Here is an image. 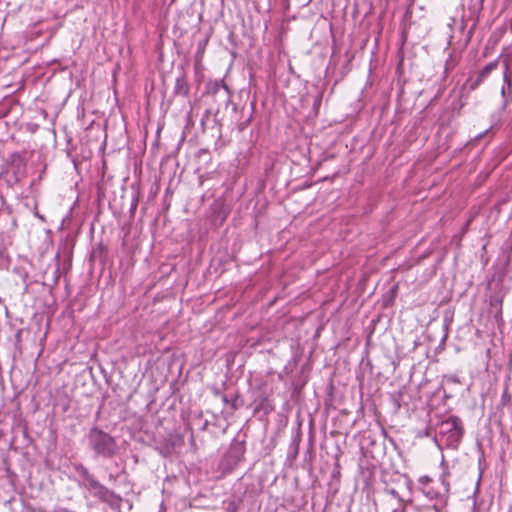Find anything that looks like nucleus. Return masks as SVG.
Wrapping results in <instances>:
<instances>
[{
    "label": "nucleus",
    "instance_id": "a211bd4d",
    "mask_svg": "<svg viewBox=\"0 0 512 512\" xmlns=\"http://www.w3.org/2000/svg\"><path fill=\"white\" fill-rule=\"evenodd\" d=\"M76 471L89 483V477H93L89 474L88 470L82 465H75Z\"/></svg>",
    "mask_w": 512,
    "mask_h": 512
},
{
    "label": "nucleus",
    "instance_id": "4468645a",
    "mask_svg": "<svg viewBox=\"0 0 512 512\" xmlns=\"http://www.w3.org/2000/svg\"><path fill=\"white\" fill-rule=\"evenodd\" d=\"M460 59V54L451 53L445 63V73L447 74L453 70L459 64Z\"/></svg>",
    "mask_w": 512,
    "mask_h": 512
},
{
    "label": "nucleus",
    "instance_id": "20e7f679",
    "mask_svg": "<svg viewBox=\"0 0 512 512\" xmlns=\"http://www.w3.org/2000/svg\"><path fill=\"white\" fill-rule=\"evenodd\" d=\"M89 443L97 454L105 458H111L117 453L115 439L97 427L90 430Z\"/></svg>",
    "mask_w": 512,
    "mask_h": 512
},
{
    "label": "nucleus",
    "instance_id": "dca6fc26",
    "mask_svg": "<svg viewBox=\"0 0 512 512\" xmlns=\"http://www.w3.org/2000/svg\"><path fill=\"white\" fill-rule=\"evenodd\" d=\"M387 492L391 495V500H397L399 502V507L393 508L391 512H404L405 507L403 505V499L399 495V493L394 489H388Z\"/></svg>",
    "mask_w": 512,
    "mask_h": 512
},
{
    "label": "nucleus",
    "instance_id": "aec40b11",
    "mask_svg": "<svg viewBox=\"0 0 512 512\" xmlns=\"http://www.w3.org/2000/svg\"><path fill=\"white\" fill-rule=\"evenodd\" d=\"M511 400H512L511 395L508 393V390L505 389L503 394H502V404L503 405H508V404L511 403Z\"/></svg>",
    "mask_w": 512,
    "mask_h": 512
},
{
    "label": "nucleus",
    "instance_id": "423d86ee",
    "mask_svg": "<svg viewBox=\"0 0 512 512\" xmlns=\"http://www.w3.org/2000/svg\"><path fill=\"white\" fill-rule=\"evenodd\" d=\"M254 399L252 402L254 415L263 412L264 415H268L274 410V406L269 399V394L262 387H257L254 390Z\"/></svg>",
    "mask_w": 512,
    "mask_h": 512
},
{
    "label": "nucleus",
    "instance_id": "6e6552de",
    "mask_svg": "<svg viewBox=\"0 0 512 512\" xmlns=\"http://www.w3.org/2000/svg\"><path fill=\"white\" fill-rule=\"evenodd\" d=\"M245 451L246 448L244 441L233 442L225 455L224 462L230 469H233L244 459Z\"/></svg>",
    "mask_w": 512,
    "mask_h": 512
},
{
    "label": "nucleus",
    "instance_id": "1a4fd4ad",
    "mask_svg": "<svg viewBox=\"0 0 512 512\" xmlns=\"http://www.w3.org/2000/svg\"><path fill=\"white\" fill-rule=\"evenodd\" d=\"M189 85L187 82V78L184 74H181L176 78L174 93L179 96L187 97L189 95Z\"/></svg>",
    "mask_w": 512,
    "mask_h": 512
},
{
    "label": "nucleus",
    "instance_id": "412c9836",
    "mask_svg": "<svg viewBox=\"0 0 512 512\" xmlns=\"http://www.w3.org/2000/svg\"><path fill=\"white\" fill-rule=\"evenodd\" d=\"M320 103H321V97H320V96H318V97H316V98H315V100H314V106H315V107H316V106L318 107V106L320 105Z\"/></svg>",
    "mask_w": 512,
    "mask_h": 512
},
{
    "label": "nucleus",
    "instance_id": "ddd939ff",
    "mask_svg": "<svg viewBox=\"0 0 512 512\" xmlns=\"http://www.w3.org/2000/svg\"><path fill=\"white\" fill-rule=\"evenodd\" d=\"M241 113H242L244 119L242 121L237 122V124H236L237 129L240 132L243 131L249 125L251 118H252V108H250V109L242 108Z\"/></svg>",
    "mask_w": 512,
    "mask_h": 512
},
{
    "label": "nucleus",
    "instance_id": "9b49d317",
    "mask_svg": "<svg viewBox=\"0 0 512 512\" xmlns=\"http://www.w3.org/2000/svg\"><path fill=\"white\" fill-rule=\"evenodd\" d=\"M222 400L226 404H229L233 411H236L243 404V400L240 398V396L238 394H233V395L224 394L222 396Z\"/></svg>",
    "mask_w": 512,
    "mask_h": 512
},
{
    "label": "nucleus",
    "instance_id": "4be33fe9",
    "mask_svg": "<svg viewBox=\"0 0 512 512\" xmlns=\"http://www.w3.org/2000/svg\"><path fill=\"white\" fill-rule=\"evenodd\" d=\"M21 333H22V331H21V330H18V331H17V333H16V338H17V339H19V338H20Z\"/></svg>",
    "mask_w": 512,
    "mask_h": 512
},
{
    "label": "nucleus",
    "instance_id": "0eeeda50",
    "mask_svg": "<svg viewBox=\"0 0 512 512\" xmlns=\"http://www.w3.org/2000/svg\"><path fill=\"white\" fill-rule=\"evenodd\" d=\"M88 488L93 491L95 497L110 505H115L120 500L113 491L100 484L94 477H89Z\"/></svg>",
    "mask_w": 512,
    "mask_h": 512
},
{
    "label": "nucleus",
    "instance_id": "5701e85b",
    "mask_svg": "<svg viewBox=\"0 0 512 512\" xmlns=\"http://www.w3.org/2000/svg\"><path fill=\"white\" fill-rule=\"evenodd\" d=\"M73 164H74V167L77 168V164H76V161L73 159Z\"/></svg>",
    "mask_w": 512,
    "mask_h": 512
},
{
    "label": "nucleus",
    "instance_id": "f257e3e1",
    "mask_svg": "<svg viewBox=\"0 0 512 512\" xmlns=\"http://www.w3.org/2000/svg\"><path fill=\"white\" fill-rule=\"evenodd\" d=\"M500 64L502 65L503 77L501 94L504 98H506L507 90H510L512 81L510 71V60L508 57H499L498 59L486 64L478 73L469 76L465 83V87L468 88L469 91L476 90L490 76V74L493 71L498 69Z\"/></svg>",
    "mask_w": 512,
    "mask_h": 512
},
{
    "label": "nucleus",
    "instance_id": "6ab92c4d",
    "mask_svg": "<svg viewBox=\"0 0 512 512\" xmlns=\"http://www.w3.org/2000/svg\"><path fill=\"white\" fill-rule=\"evenodd\" d=\"M76 209L77 208L75 206H73L71 208V210H70V217H71V219H75V225L77 227H79L81 222H82V219H81V217H78V212H76Z\"/></svg>",
    "mask_w": 512,
    "mask_h": 512
},
{
    "label": "nucleus",
    "instance_id": "f3484780",
    "mask_svg": "<svg viewBox=\"0 0 512 512\" xmlns=\"http://www.w3.org/2000/svg\"><path fill=\"white\" fill-rule=\"evenodd\" d=\"M240 502H241L240 499H238V500L232 499V500L228 501L226 511L227 512H237Z\"/></svg>",
    "mask_w": 512,
    "mask_h": 512
},
{
    "label": "nucleus",
    "instance_id": "9d476101",
    "mask_svg": "<svg viewBox=\"0 0 512 512\" xmlns=\"http://www.w3.org/2000/svg\"><path fill=\"white\" fill-rule=\"evenodd\" d=\"M503 296L495 293L489 298L490 311L494 313L495 317L502 315Z\"/></svg>",
    "mask_w": 512,
    "mask_h": 512
},
{
    "label": "nucleus",
    "instance_id": "f03ea898",
    "mask_svg": "<svg viewBox=\"0 0 512 512\" xmlns=\"http://www.w3.org/2000/svg\"><path fill=\"white\" fill-rule=\"evenodd\" d=\"M463 435V423L458 416H449L438 425V438L448 448L457 449Z\"/></svg>",
    "mask_w": 512,
    "mask_h": 512
},
{
    "label": "nucleus",
    "instance_id": "39448f33",
    "mask_svg": "<svg viewBox=\"0 0 512 512\" xmlns=\"http://www.w3.org/2000/svg\"><path fill=\"white\" fill-rule=\"evenodd\" d=\"M8 181L19 182L26 174V163L19 154H13L10 157L6 171Z\"/></svg>",
    "mask_w": 512,
    "mask_h": 512
},
{
    "label": "nucleus",
    "instance_id": "b1692460",
    "mask_svg": "<svg viewBox=\"0 0 512 512\" xmlns=\"http://www.w3.org/2000/svg\"><path fill=\"white\" fill-rule=\"evenodd\" d=\"M64 225V218L61 220V227Z\"/></svg>",
    "mask_w": 512,
    "mask_h": 512
},
{
    "label": "nucleus",
    "instance_id": "f8f14e48",
    "mask_svg": "<svg viewBox=\"0 0 512 512\" xmlns=\"http://www.w3.org/2000/svg\"><path fill=\"white\" fill-rule=\"evenodd\" d=\"M208 91L210 93H213V94H217V93H222V96L226 99V100H229V91H228V88L225 84H223L222 82L219 83V82H214L212 84H209L208 86Z\"/></svg>",
    "mask_w": 512,
    "mask_h": 512
},
{
    "label": "nucleus",
    "instance_id": "2eb2a0df",
    "mask_svg": "<svg viewBox=\"0 0 512 512\" xmlns=\"http://www.w3.org/2000/svg\"><path fill=\"white\" fill-rule=\"evenodd\" d=\"M10 267V258L5 247L0 242V269L8 270Z\"/></svg>",
    "mask_w": 512,
    "mask_h": 512
},
{
    "label": "nucleus",
    "instance_id": "7ed1b4c3",
    "mask_svg": "<svg viewBox=\"0 0 512 512\" xmlns=\"http://www.w3.org/2000/svg\"><path fill=\"white\" fill-rule=\"evenodd\" d=\"M419 482L421 484L423 494L430 500L435 501L433 509L436 512H441L447 502L449 484L444 480L434 481L428 476L421 477Z\"/></svg>",
    "mask_w": 512,
    "mask_h": 512
}]
</instances>
